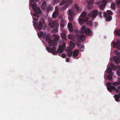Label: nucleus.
<instances>
[{"label": "nucleus", "instance_id": "bb28decb", "mask_svg": "<svg viewBox=\"0 0 120 120\" xmlns=\"http://www.w3.org/2000/svg\"><path fill=\"white\" fill-rule=\"evenodd\" d=\"M107 71L109 74H111L112 75L113 74V73L112 72V68L111 67L107 69Z\"/></svg>", "mask_w": 120, "mask_h": 120}, {"label": "nucleus", "instance_id": "473e14b6", "mask_svg": "<svg viewBox=\"0 0 120 120\" xmlns=\"http://www.w3.org/2000/svg\"><path fill=\"white\" fill-rule=\"evenodd\" d=\"M112 75L111 74H109V75L107 76V78L109 80H110L112 79Z\"/></svg>", "mask_w": 120, "mask_h": 120}, {"label": "nucleus", "instance_id": "58836bf2", "mask_svg": "<svg viewBox=\"0 0 120 120\" xmlns=\"http://www.w3.org/2000/svg\"><path fill=\"white\" fill-rule=\"evenodd\" d=\"M52 7H50L47 9V10L48 11H49L52 10Z\"/></svg>", "mask_w": 120, "mask_h": 120}, {"label": "nucleus", "instance_id": "7c9ffc66", "mask_svg": "<svg viewBox=\"0 0 120 120\" xmlns=\"http://www.w3.org/2000/svg\"><path fill=\"white\" fill-rule=\"evenodd\" d=\"M43 32L42 31H40L38 34V36L40 37H42L43 35Z\"/></svg>", "mask_w": 120, "mask_h": 120}, {"label": "nucleus", "instance_id": "a19ab883", "mask_svg": "<svg viewBox=\"0 0 120 120\" xmlns=\"http://www.w3.org/2000/svg\"><path fill=\"white\" fill-rule=\"evenodd\" d=\"M116 73L118 76H120V72L119 71H116Z\"/></svg>", "mask_w": 120, "mask_h": 120}, {"label": "nucleus", "instance_id": "c85d7f7f", "mask_svg": "<svg viewBox=\"0 0 120 120\" xmlns=\"http://www.w3.org/2000/svg\"><path fill=\"white\" fill-rule=\"evenodd\" d=\"M115 55L118 56V57H120V52H119L118 50H115L114 51Z\"/></svg>", "mask_w": 120, "mask_h": 120}, {"label": "nucleus", "instance_id": "37998d69", "mask_svg": "<svg viewBox=\"0 0 120 120\" xmlns=\"http://www.w3.org/2000/svg\"><path fill=\"white\" fill-rule=\"evenodd\" d=\"M54 0L55 2H58L60 1V0Z\"/></svg>", "mask_w": 120, "mask_h": 120}, {"label": "nucleus", "instance_id": "b1692460", "mask_svg": "<svg viewBox=\"0 0 120 120\" xmlns=\"http://www.w3.org/2000/svg\"><path fill=\"white\" fill-rule=\"evenodd\" d=\"M111 67H112V68L114 70H118L120 71V67H118L117 68L114 65L112 64H111Z\"/></svg>", "mask_w": 120, "mask_h": 120}, {"label": "nucleus", "instance_id": "49530a36", "mask_svg": "<svg viewBox=\"0 0 120 120\" xmlns=\"http://www.w3.org/2000/svg\"><path fill=\"white\" fill-rule=\"evenodd\" d=\"M96 3L97 4L99 5L100 4V2H96Z\"/></svg>", "mask_w": 120, "mask_h": 120}, {"label": "nucleus", "instance_id": "412c9836", "mask_svg": "<svg viewBox=\"0 0 120 120\" xmlns=\"http://www.w3.org/2000/svg\"><path fill=\"white\" fill-rule=\"evenodd\" d=\"M86 34L88 35H90L92 34V33L90 29L88 28H87L86 29L85 32Z\"/></svg>", "mask_w": 120, "mask_h": 120}, {"label": "nucleus", "instance_id": "de8ad7c7", "mask_svg": "<svg viewBox=\"0 0 120 120\" xmlns=\"http://www.w3.org/2000/svg\"><path fill=\"white\" fill-rule=\"evenodd\" d=\"M34 1L35 2H37L38 1V0H34Z\"/></svg>", "mask_w": 120, "mask_h": 120}, {"label": "nucleus", "instance_id": "aec40b11", "mask_svg": "<svg viewBox=\"0 0 120 120\" xmlns=\"http://www.w3.org/2000/svg\"><path fill=\"white\" fill-rule=\"evenodd\" d=\"M86 28L84 26H82L81 28L80 31L82 34H84L85 33Z\"/></svg>", "mask_w": 120, "mask_h": 120}, {"label": "nucleus", "instance_id": "f8f14e48", "mask_svg": "<svg viewBox=\"0 0 120 120\" xmlns=\"http://www.w3.org/2000/svg\"><path fill=\"white\" fill-rule=\"evenodd\" d=\"M85 1L88 4V8L90 9L93 6V4L94 0H85Z\"/></svg>", "mask_w": 120, "mask_h": 120}, {"label": "nucleus", "instance_id": "39448f33", "mask_svg": "<svg viewBox=\"0 0 120 120\" xmlns=\"http://www.w3.org/2000/svg\"><path fill=\"white\" fill-rule=\"evenodd\" d=\"M46 37V39L47 42L48 43V45L50 47L55 45V43L50 38L49 35L47 34L46 33H44L43 38Z\"/></svg>", "mask_w": 120, "mask_h": 120}, {"label": "nucleus", "instance_id": "423d86ee", "mask_svg": "<svg viewBox=\"0 0 120 120\" xmlns=\"http://www.w3.org/2000/svg\"><path fill=\"white\" fill-rule=\"evenodd\" d=\"M72 2L71 0H69L67 1H66L65 0H62L60 3L61 5H63L65 2L66 4L64 6L61 7L60 9L62 10H65L68 7V6Z\"/></svg>", "mask_w": 120, "mask_h": 120}, {"label": "nucleus", "instance_id": "9b49d317", "mask_svg": "<svg viewBox=\"0 0 120 120\" xmlns=\"http://www.w3.org/2000/svg\"><path fill=\"white\" fill-rule=\"evenodd\" d=\"M111 85V82H107V85L108 86L107 87V89L109 91H112V90H113L115 89V87L113 86H109Z\"/></svg>", "mask_w": 120, "mask_h": 120}, {"label": "nucleus", "instance_id": "f704fd0d", "mask_svg": "<svg viewBox=\"0 0 120 120\" xmlns=\"http://www.w3.org/2000/svg\"><path fill=\"white\" fill-rule=\"evenodd\" d=\"M107 12L108 15H111L112 14V12L111 11L109 10H107Z\"/></svg>", "mask_w": 120, "mask_h": 120}, {"label": "nucleus", "instance_id": "4c0bfd02", "mask_svg": "<svg viewBox=\"0 0 120 120\" xmlns=\"http://www.w3.org/2000/svg\"><path fill=\"white\" fill-rule=\"evenodd\" d=\"M58 31V29L56 28L55 29L53 30H52V33H56Z\"/></svg>", "mask_w": 120, "mask_h": 120}, {"label": "nucleus", "instance_id": "4be33fe9", "mask_svg": "<svg viewBox=\"0 0 120 120\" xmlns=\"http://www.w3.org/2000/svg\"><path fill=\"white\" fill-rule=\"evenodd\" d=\"M74 7L76 10L80 12L81 11V8L77 4H75Z\"/></svg>", "mask_w": 120, "mask_h": 120}, {"label": "nucleus", "instance_id": "e433bc0d", "mask_svg": "<svg viewBox=\"0 0 120 120\" xmlns=\"http://www.w3.org/2000/svg\"><path fill=\"white\" fill-rule=\"evenodd\" d=\"M116 6V5L114 3H112L111 5V7L113 9H114Z\"/></svg>", "mask_w": 120, "mask_h": 120}, {"label": "nucleus", "instance_id": "2f4dec72", "mask_svg": "<svg viewBox=\"0 0 120 120\" xmlns=\"http://www.w3.org/2000/svg\"><path fill=\"white\" fill-rule=\"evenodd\" d=\"M111 17L110 15H108V16L106 18V20L107 21H109L111 20Z\"/></svg>", "mask_w": 120, "mask_h": 120}, {"label": "nucleus", "instance_id": "4468645a", "mask_svg": "<svg viewBox=\"0 0 120 120\" xmlns=\"http://www.w3.org/2000/svg\"><path fill=\"white\" fill-rule=\"evenodd\" d=\"M66 50L68 52L67 56L68 57H71L72 56V49L68 47L66 49Z\"/></svg>", "mask_w": 120, "mask_h": 120}, {"label": "nucleus", "instance_id": "dca6fc26", "mask_svg": "<svg viewBox=\"0 0 120 120\" xmlns=\"http://www.w3.org/2000/svg\"><path fill=\"white\" fill-rule=\"evenodd\" d=\"M67 23L64 20H62L60 24V30L62 31L63 30V28L64 25Z\"/></svg>", "mask_w": 120, "mask_h": 120}, {"label": "nucleus", "instance_id": "6e6552de", "mask_svg": "<svg viewBox=\"0 0 120 120\" xmlns=\"http://www.w3.org/2000/svg\"><path fill=\"white\" fill-rule=\"evenodd\" d=\"M72 17H68L69 22L68 23V27L70 32H71L73 31L72 24L71 22H72L73 20Z\"/></svg>", "mask_w": 120, "mask_h": 120}, {"label": "nucleus", "instance_id": "f3484780", "mask_svg": "<svg viewBox=\"0 0 120 120\" xmlns=\"http://www.w3.org/2000/svg\"><path fill=\"white\" fill-rule=\"evenodd\" d=\"M67 13L68 15V17L70 16L72 17L74 16L75 14L73 11L71 10H69L67 12Z\"/></svg>", "mask_w": 120, "mask_h": 120}, {"label": "nucleus", "instance_id": "ea45409f", "mask_svg": "<svg viewBox=\"0 0 120 120\" xmlns=\"http://www.w3.org/2000/svg\"><path fill=\"white\" fill-rule=\"evenodd\" d=\"M117 7H120V0L118 1V2L117 4Z\"/></svg>", "mask_w": 120, "mask_h": 120}, {"label": "nucleus", "instance_id": "72a5a7b5", "mask_svg": "<svg viewBox=\"0 0 120 120\" xmlns=\"http://www.w3.org/2000/svg\"><path fill=\"white\" fill-rule=\"evenodd\" d=\"M120 84L118 82H115L113 83L112 84V85L115 86H118Z\"/></svg>", "mask_w": 120, "mask_h": 120}, {"label": "nucleus", "instance_id": "a211bd4d", "mask_svg": "<svg viewBox=\"0 0 120 120\" xmlns=\"http://www.w3.org/2000/svg\"><path fill=\"white\" fill-rule=\"evenodd\" d=\"M113 59L115 63L118 64L120 63V59L117 56L114 57H113Z\"/></svg>", "mask_w": 120, "mask_h": 120}, {"label": "nucleus", "instance_id": "393cba45", "mask_svg": "<svg viewBox=\"0 0 120 120\" xmlns=\"http://www.w3.org/2000/svg\"><path fill=\"white\" fill-rule=\"evenodd\" d=\"M61 36L62 38L64 39L65 40L66 39V35L63 32H62L61 33Z\"/></svg>", "mask_w": 120, "mask_h": 120}, {"label": "nucleus", "instance_id": "c03bdc74", "mask_svg": "<svg viewBox=\"0 0 120 120\" xmlns=\"http://www.w3.org/2000/svg\"><path fill=\"white\" fill-rule=\"evenodd\" d=\"M69 59L68 58H67L66 59V61L68 62L69 61Z\"/></svg>", "mask_w": 120, "mask_h": 120}, {"label": "nucleus", "instance_id": "5701e85b", "mask_svg": "<svg viewBox=\"0 0 120 120\" xmlns=\"http://www.w3.org/2000/svg\"><path fill=\"white\" fill-rule=\"evenodd\" d=\"M78 53L79 51L78 50H74L73 52V57L74 58L77 56L78 55Z\"/></svg>", "mask_w": 120, "mask_h": 120}, {"label": "nucleus", "instance_id": "ddd939ff", "mask_svg": "<svg viewBox=\"0 0 120 120\" xmlns=\"http://www.w3.org/2000/svg\"><path fill=\"white\" fill-rule=\"evenodd\" d=\"M58 7H55V11L53 13L52 15V17L54 18H56L58 14Z\"/></svg>", "mask_w": 120, "mask_h": 120}, {"label": "nucleus", "instance_id": "2eb2a0df", "mask_svg": "<svg viewBox=\"0 0 120 120\" xmlns=\"http://www.w3.org/2000/svg\"><path fill=\"white\" fill-rule=\"evenodd\" d=\"M107 2L106 0H103L101 3V4L99 6L100 9H103L105 7V6Z\"/></svg>", "mask_w": 120, "mask_h": 120}, {"label": "nucleus", "instance_id": "1a4fd4ad", "mask_svg": "<svg viewBox=\"0 0 120 120\" xmlns=\"http://www.w3.org/2000/svg\"><path fill=\"white\" fill-rule=\"evenodd\" d=\"M59 24L57 22L52 21L49 23V25L51 28H54L55 27H57L59 25Z\"/></svg>", "mask_w": 120, "mask_h": 120}, {"label": "nucleus", "instance_id": "603ef678", "mask_svg": "<svg viewBox=\"0 0 120 120\" xmlns=\"http://www.w3.org/2000/svg\"><path fill=\"white\" fill-rule=\"evenodd\" d=\"M119 87V88H120V86Z\"/></svg>", "mask_w": 120, "mask_h": 120}, {"label": "nucleus", "instance_id": "a18cd8bd", "mask_svg": "<svg viewBox=\"0 0 120 120\" xmlns=\"http://www.w3.org/2000/svg\"><path fill=\"white\" fill-rule=\"evenodd\" d=\"M104 16L105 17H106L107 16V14L106 13H104Z\"/></svg>", "mask_w": 120, "mask_h": 120}, {"label": "nucleus", "instance_id": "20e7f679", "mask_svg": "<svg viewBox=\"0 0 120 120\" xmlns=\"http://www.w3.org/2000/svg\"><path fill=\"white\" fill-rule=\"evenodd\" d=\"M33 15L35 16V17L33 18V20H34V23L33 24L34 26L36 27H37L39 30H41L42 27V24L41 22L39 23V25H38V23L36 22V21L38 20L37 18L39 17V16L36 13H34Z\"/></svg>", "mask_w": 120, "mask_h": 120}, {"label": "nucleus", "instance_id": "0eeeda50", "mask_svg": "<svg viewBox=\"0 0 120 120\" xmlns=\"http://www.w3.org/2000/svg\"><path fill=\"white\" fill-rule=\"evenodd\" d=\"M33 0H31V2L30 3L29 5L31 6L33 10L35 12L39 14L41 12V10L40 8L37 7L36 5L34 4L33 3Z\"/></svg>", "mask_w": 120, "mask_h": 120}, {"label": "nucleus", "instance_id": "c9c22d12", "mask_svg": "<svg viewBox=\"0 0 120 120\" xmlns=\"http://www.w3.org/2000/svg\"><path fill=\"white\" fill-rule=\"evenodd\" d=\"M88 20L87 21V22H85L86 23L88 24L89 26H91L92 25V22L91 21H88Z\"/></svg>", "mask_w": 120, "mask_h": 120}, {"label": "nucleus", "instance_id": "09e8293b", "mask_svg": "<svg viewBox=\"0 0 120 120\" xmlns=\"http://www.w3.org/2000/svg\"><path fill=\"white\" fill-rule=\"evenodd\" d=\"M83 48H81V50H83Z\"/></svg>", "mask_w": 120, "mask_h": 120}, {"label": "nucleus", "instance_id": "8fccbe9b", "mask_svg": "<svg viewBox=\"0 0 120 120\" xmlns=\"http://www.w3.org/2000/svg\"><path fill=\"white\" fill-rule=\"evenodd\" d=\"M107 0V1H109L110 0Z\"/></svg>", "mask_w": 120, "mask_h": 120}, {"label": "nucleus", "instance_id": "79ce46f5", "mask_svg": "<svg viewBox=\"0 0 120 120\" xmlns=\"http://www.w3.org/2000/svg\"><path fill=\"white\" fill-rule=\"evenodd\" d=\"M62 57L63 58H64L66 56V55L65 54H63L61 55Z\"/></svg>", "mask_w": 120, "mask_h": 120}, {"label": "nucleus", "instance_id": "3c124183", "mask_svg": "<svg viewBox=\"0 0 120 120\" xmlns=\"http://www.w3.org/2000/svg\"><path fill=\"white\" fill-rule=\"evenodd\" d=\"M60 16H61V15H60V16H60Z\"/></svg>", "mask_w": 120, "mask_h": 120}, {"label": "nucleus", "instance_id": "7ed1b4c3", "mask_svg": "<svg viewBox=\"0 0 120 120\" xmlns=\"http://www.w3.org/2000/svg\"><path fill=\"white\" fill-rule=\"evenodd\" d=\"M69 39L72 40L73 41H75L79 43L80 40L82 41H84L85 39V36L83 35H79L76 34L75 37L72 34H69L68 37Z\"/></svg>", "mask_w": 120, "mask_h": 120}, {"label": "nucleus", "instance_id": "a878e982", "mask_svg": "<svg viewBox=\"0 0 120 120\" xmlns=\"http://www.w3.org/2000/svg\"><path fill=\"white\" fill-rule=\"evenodd\" d=\"M69 44L70 47L72 48L74 47L75 45V43L71 41H70Z\"/></svg>", "mask_w": 120, "mask_h": 120}, {"label": "nucleus", "instance_id": "6ab92c4d", "mask_svg": "<svg viewBox=\"0 0 120 120\" xmlns=\"http://www.w3.org/2000/svg\"><path fill=\"white\" fill-rule=\"evenodd\" d=\"M52 38L55 41H57L59 39L60 37L55 34H53L52 36Z\"/></svg>", "mask_w": 120, "mask_h": 120}, {"label": "nucleus", "instance_id": "cd10ccee", "mask_svg": "<svg viewBox=\"0 0 120 120\" xmlns=\"http://www.w3.org/2000/svg\"><path fill=\"white\" fill-rule=\"evenodd\" d=\"M115 34L117 35L120 36V29L116 30L115 32Z\"/></svg>", "mask_w": 120, "mask_h": 120}, {"label": "nucleus", "instance_id": "f257e3e1", "mask_svg": "<svg viewBox=\"0 0 120 120\" xmlns=\"http://www.w3.org/2000/svg\"><path fill=\"white\" fill-rule=\"evenodd\" d=\"M98 14L97 10H94L92 11L88 16L86 12L85 11H83L80 15L78 19L79 24L80 25H82L84 22H86L88 20L89 17L95 18Z\"/></svg>", "mask_w": 120, "mask_h": 120}, {"label": "nucleus", "instance_id": "9d476101", "mask_svg": "<svg viewBox=\"0 0 120 120\" xmlns=\"http://www.w3.org/2000/svg\"><path fill=\"white\" fill-rule=\"evenodd\" d=\"M112 44H113V46L114 48H116L118 49H120V42L118 41L117 42L112 43Z\"/></svg>", "mask_w": 120, "mask_h": 120}, {"label": "nucleus", "instance_id": "c756f323", "mask_svg": "<svg viewBox=\"0 0 120 120\" xmlns=\"http://www.w3.org/2000/svg\"><path fill=\"white\" fill-rule=\"evenodd\" d=\"M46 7V3L45 2L43 3L41 6V8L43 9H44Z\"/></svg>", "mask_w": 120, "mask_h": 120}, {"label": "nucleus", "instance_id": "f03ea898", "mask_svg": "<svg viewBox=\"0 0 120 120\" xmlns=\"http://www.w3.org/2000/svg\"><path fill=\"white\" fill-rule=\"evenodd\" d=\"M66 47L65 43L63 42L59 46V48L57 51H56V48L55 47H52V49L49 47H46V49L49 52H52L53 55H55L57 53H61Z\"/></svg>", "mask_w": 120, "mask_h": 120}]
</instances>
